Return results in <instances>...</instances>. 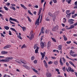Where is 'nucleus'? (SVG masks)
I'll return each instance as SVG.
<instances>
[{
    "label": "nucleus",
    "instance_id": "obj_1",
    "mask_svg": "<svg viewBox=\"0 0 77 77\" xmlns=\"http://www.w3.org/2000/svg\"><path fill=\"white\" fill-rule=\"evenodd\" d=\"M29 36L30 40H32L34 38V34H33V31H32L30 32Z\"/></svg>",
    "mask_w": 77,
    "mask_h": 77
},
{
    "label": "nucleus",
    "instance_id": "obj_2",
    "mask_svg": "<svg viewBox=\"0 0 77 77\" xmlns=\"http://www.w3.org/2000/svg\"><path fill=\"white\" fill-rule=\"evenodd\" d=\"M13 59V57H7L5 59V62H9V60H12Z\"/></svg>",
    "mask_w": 77,
    "mask_h": 77
},
{
    "label": "nucleus",
    "instance_id": "obj_3",
    "mask_svg": "<svg viewBox=\"0 0 77 77\" xmlns=\"http://www.w3.org/2000/svg\"><path fill=\"white\" fill-rule=\"evenodd\" d=\"M41 54L42 56V58H41V60H42L44 59V57H45V52H44L43 53L42 52H41Z\"/></svg>",
    "mask_w": 77,
    "mask_h": 77
},
{
    "label": "nucleus",
    "instance_id": "obj_4",
    "mask_svg": "<svg viewBox=\"0 0 77 77\" xmlns=\"http://www.w3.org/2000/svg\"><path fill=\"white\" fill-rule=\"evenodd\" d=\"M58 27L59 26H56L55 27H54L53 28L52 30L53 32H56V30H57V29H58Z\"/></svg>",
    "mask_w": 77,
    "mask_h": 77
},
{
    "label": "nucleus",
    "instance_id": "obj_5",
    "mask_svg": "<svg viewBox=\"0 0 77 77\" xmlns=\"http://www.w3.org/2000/svg\"><path fill=\"white\" fill-rule=\"evenodd\" d=\"M11 47V45H8L5 46L3 48L4 49H7V48H9Z\"/></svg>",
    "mask_w": 77,
    "mask_h": 77
},
{
    "label": "nucleus",
    "instance_id": "obj_6",
    "mask_svg": "<svg viewBox=\"0 0 77 77\" xmlns=\"http://www.w3.org/2000/svg\"><path fill=\"white\" fill-rule=\"evenodd\" d=\"M10 20L11 21H15V22H16L17 23H19V22L17 21V20L15 19H13L12 17H10Z\"/></svg>",
    "mask_w": 77,
    "mask_h": 77
},
{
    "label": "nucleus",
    "instance_id": "obj_7",
    "mask_svg": "<svg viewBox=\"0 0 77 77\" xmlns=\"http://www.w3.org/2000/svg\"><path fill=\"white\" fill-rule=\"evenodd\" d=\"M73 21H74V20L71 19L68 20V22L70 23V24H73L74 23V22Z\"/></svg>",
    "mask_w": 77,
    "mask_h": 77
},
{
    "label": "nucleus",
    "instance_id": "obj_8",
    "mask_svg": "<svg viewBox=\"0 0 77 77\" xmlns=\"http://www.w3.org/2000/svg\"><path fill=\"white\" fill-rule=\"evenodd\" d=\"M46 75L47 77H51V74L50 73H46Z\"/></svg>",
    "mask_w": 77,
    "mask_h": 77
},
{
    "label": "nucleus",
    "instance_id": "obj_9",
    "mask_svg": "<svg viewBox=\"0 0 77 77\" xmlns=\"http://www.w3.org/2000/svg\"><path fill=\"white\" fill-rule=\"evenodd\" d=\"M1 53L2 54H8V52L4 51H2Z\"/></svg>",
    "mask_w": 77,
    "mask_h": 77
},
{
    "label": "nucleus",
    "instance_id": "obj_10",
    "mask_svg": "<svg viewBox=\"0 0 77 77\" xmlns=\"http://www.w3.org/2000/svg\"><path fill=\"white\" fill-rule=\"evenodd\" d=\"M35 24V25H36V24H37L38 26H39V20L37 19L36 20Z\"/></svg>",
    "mask_w": 77,
    "mask_h": 77
},
{
    "label": "nucleus",
    "instance_id": "obj_11",
    "mask_svg": "<svg viewBox=\"0 0 77 77\" xmlns=\"http://www.w3.org/2000/svg\"><path fill=\"white\" fill-rule=\"evenodd\" d=\"M40 45L41 48H44V43L42 42H40Z\"/></svg>",
    "mask_w": 77,
    "mask_h": 77
},
{
    "label": "nucleus",
    "instance_id": "obj_12",
    "mask_svg": "<svg viewBox=\"0 0 77 77\" xmlns=\"http://www.w3.org/2000/svg\"><path fill=\"white\" fill-rule=\"evenodd\" d=\"M50 46H51V42H49L48 43V49H49L50 48Z\"/></svg>",
    "mask_w": 77,
    "mask_h": 77
},
{
    "label": "nucleus",
    "instance_id": "obj_13",
    "mask_svg": "<svg viewBox=\"0 0 77 77\" xmlns=\"http://www.w3.org/2000/svg\"><path fill=\"white\" fill-rule=\"evenodd\" d=\"M10 29L11 30H12L13 31H14V32H15L16 35H18V33L17 32V31H16V30H15V29L12 28H11Z\"/></svg>",
    "mask_w": 77,
    "mask_h": 77
},
{
    "label": "nucleus",
    "instance_id": "obj_14",
    "mask_svg": "<svg viewBox=\"0 0 77 77\" xmlns=\"http://www.w3.org/2000/svg\"><path fill=\"white\" fill-rule=\"evenodd\" d=\"M23 66L24 67V68H25L26 69H30V67H29L27 66H26V65H23Z\"/></svg>",
    "mask_w": 77,
    "mask_h": 77
},
{
    "label": "nucleus",
    "instance_id": "obj_15",
    "mask_svg": "<svg viewBox=\"0 0 77 77\" xmlns=\"http://www.w3.org/2000/svg\"><path fill=\"white\" fill-rule=\"evenodd\" d=\"M69 63L70 65H72V66H73L74 68H76V66H75V65H74V64H73V63H72V62L71 61H69Z\"/></svg>",
    "mask_w": 77,
    "mask_h": 77
},
{
    "label": "nucleus",
    "instance_id": "obj_16",
    "mask_svg": "<svg viewBox=\"0 0 77 77\" xmlns=\"http://www.w3.org/2000/svg\"><path fill=\"white\" fill-rule=\"evenodd\" d=\"M72 69V68L71 67H68V69H66V70H67V72H69V71H71Z\"/></svg>",
    "mask_w": 77,
    "mask_h": 77
},
{
    "label": "nucleus",
    "instance_id": "obj_17",
    "mask_svg": "<svg viewBox=\"0 0 77 77\" xmlns=\"http://www.w3.org/2000/svg\"><path fill=\"white\" fill-rule=\"evenodd\" d=\"M20 5H21V7H22V8H24V9H25V10L27 9V8H26L25 6H24V5L22 4H21Z\"/></svg>",
    "mask_w": 77,
    "mask_h": 77
},
{
    "label": "nucleus",
    "instance_id": "obj_18",
    "mask_svg": "<svg viewBox=\"0 0 77 77\" xmlns=\"http://www.w3.org/2000/svg\"><path fill=\"white\" fill-rule=\"evenodd\" d=\"M38 49H39V48L38 47H37L36 48V49L35 51V53H38Z\"/></svg>",
    "mask_w": 77,
    "mask_h": 77
},
{
    "label": "nucleus",
    "instance_id": "obj_19",
    "mask_svg": "<svg viewBox=\"0 0 77 77\" xmlns=\"http://www.w3.org/2000/svg\"><path fill=\"white\" fill-rule=\"evenodd\" d=\"M74 53H75L72 50H71L70 51V52L69 53V54L71 56L72 54H74Z\"/></svg>",
    "mask_w": 77,
    "mask_h": 77
},
{
    "label": "nucleus",
    "instance_id": "obj_20",
    "mask_svg": "<svg viewBox=\"0 0 77 77\" xmlns=\"http://www.w3.org/2000/svg\"><path fill=\"white\" fill-rule=\"evenodd\" d=\"M54 64L55 65H57L58 64V61H55L54 62Z\"/></svg>",
    "mask_w": 77,
    "mask_h": 77
},
{
    "label": "nucleus",
    "instance_id": "obj_21",
    "mask_svg": "<svg viewBox=\"0 0 77 77\" xmlns=\"http://www.w3.org/2000/svg\"><path fill=\"white\" fill-rule=\"evenodd\" d=\"M55 71H56L57 72H58V74H60V72H59V69H55Z\"/></svg>",
    "mask_w": 77,
    "mask_h": 77
},
{
    "label": "nucleus",
    "instance_id": "obj_22",
    "mask_svg": "<svg viewBox=\"0 0 77 77\" xmlns=\"http://www.w3.org/2000/svg\"><path fill=\"white\" fill-rule=\"evenodd\" d=\"M10 8L13 9L14 11H15L16 10L15 8L14 7L11 6L10 7Z\"/></svg>",
    "mask_w": 77,
    "mask_h": 77
},
{
    "label": "nucleus",
    "instance_id": "obj_23",
    "mask_svg": "<svg viewBox=\"0 0 77 77\" xmlns=\"http://www.w3.org/2000/svg\"><path fill=\"white\" fill-rule=\"evenodd\" d=\"M44 29L43 28H42L41 29V32H42V33H44Z\"/></svg>",
    "mask_w": 77,
    "mask_h": 77
},
{
    "label": "nucleus",
    "instance_id": "obj_24",
    "mask_svg": "<svg viewBox=\"0 0 77 77\" xmlns=\"http://www.w3.org/2000/svg\"><path fill=\"white\" fill-rule=\"evenodd\" d=\"M58 49L59 50H62V45H59L58 47Z\"/></svg>",
    "mask_w": 77,
    "mask_h": 77
},
{
    "label": "nucleus",
    "instance_id": "obj_25",
    "mask_svg": "<svg viewBox=\"0 0 77 77\" xmlns=\"http://www.w3.org/2000/svg\"><path fill=\"white\" fill-rule=\"evenodd\" d=\"M42 8H41L40 9L38 12V15H39L40 14H41V11H42Z\"/></svg>",
    "mask_w": 77,
    "mask_h": 77
},
{
    "label": "nucleus",
    "instance_id": "obj_26",
    "mask_svg": "<svg viewBox=\"0 0 77 77\" xmlns=\"http://www.w3.org/2000/svg\"><path fill=\"white\" fill-rule=\"evenodd\" d=\"M63 37L64 41H67V39H68V38H67L66 37V36H65V35H63Z\"/></svg>",
    "mask_w": 77,
    "mask_h": 77
},
{
    "label": "nucleus",
    "instance_id": "obj_27",
    "mask_svg": "<svg viewBox=\"0 0 77 77\" xmlns=\"http://www.w3.org/2000/svg\"><path fill=\"white\" fill-rule=\"evenodd\" d=\"M19 35H18V37L19 38H20V39H22V38L21 37V33H19Z\"/></svg>",
    "mask_w": 77,
    "mask_h": 77
},
{
    "label": "nucleus",
    "instance_id": "obj_28",
    "mask_svg": "<svg viewBox=\"0 0 77 77\" xmlns=\"http://www.w3.org/2000/svg\"><path fill=\"white\" fill-rule=\"evenodd\" d=\"M4 28L5 29H6V30H9V27L7 26H4Z\"/></svg>",
    "mask_w": 77,
    "mask_h": 77
},
{
    "label": "nucleus",
    "instance_id": "obj_29",
    "mask_svg": "<svg viewBox=\"0 0 77 77\" xmlns=\"http://www.w3.org/2000/svg\"><path fill=\"white\" fill-rule=\"evenodd\" d=\"M71 14V13H69V14H67L66 16L67 17H70Z\"/></svg>",
    "mask_w": 77,
    "mask_h": 77
},
{
    "label": "nucleus",
    "instance_id": "obj_30",
    "mask_svg": "<svg viewBox=\"0 0 77 77\" xmlns=\"http://www.w3.org/2000/svg\"><path fill=\"white\" fill-rule=\"evenodd\" d=\"M51 38L52 41H54V42H56V39H55V38H53L52 37H51Z\"/></svg>",
    "mask_w": 77,
    "mask_h": 77
},
{
    "label": "nucleus",
    "instance_id": "obj_31",
    "mask_svg": "<svg viewBox=\"0 0 77 77\" xmlns=\"http://www.w3.org/2000/svg\"><path fill=\"white\" fill-rule=\"evenodd\" d=\"M26 47L25 45H23L21 47L22 49H23V48H26Z\"/></svg>",
    "mask_w": 77,
    "mask_h": 77
},
{
    "label": "nucleus",
    "instance_id": "obj_32",
    "mask_svg": "<svg viewBox=\"0 0 77 77\" xmlns=\"http://www.w3.org/2000/svg\"><path fill=\"white\" fill-rule=\"evenodd\" d=\"M21 27L22 28L23 31H24V30H26V27H22V26H21Z\"/></svg>",
    "mask_w": 77,
    "mask_h": 77
},
{
    "label": "nucleus",
    "instance_id": "obj_33",
    "mask_svg": "<svg viewBox=\"0 0 77 77\" xmlns=\"http://www.w3.org/2000/svg\"><path fill=\"white\" fill-rule=\"evenodd\" d=\"M27 18H28V20L29 21L30 23H31V22H32V20H31V19H30V18H29V17L27 16Z\"/></svg>",
    "mask_w": 77,
    "mask_h": 77
},
{
    "label": "nucleus",
    "instance_id": "obj_34",
    "mask_svg": "<svg viewBox=\"0 0 77 77\" xmlns=\"http://www.w3.org/2000/svg\"><path fill=\"white\" fill-rule=\"evenodd\" d=\"M53 19L54 21V20H55V19H56V16L54 15L53 16Z\"/></svg>",
    "mask_w": 77,
    "mask_h": 77
},
{
    "label": "nucleus",
    "instance_id": "obj_35",
    "mask_svg": "<svg viewBox=\"0 0 77 77\" xmlns=\"http://www.w3.org/2000/svg\"><path fill=\"white\" fill-rule=\"evenodd\" d=\"M5 62V59L0 60V62Z\"/></svg>",
    "mask_w": 77,
    "mask_h": 77
},
{
    "label": "nucleus",
    "instance_id": "obj_36",
    "mask_svg": "<svg viewBox=\"0 0 77 77\" xmlns=\"http://www.w3.org/2000/svg\"><path fill=\"white\" fill-rule=\"evenodd\" d=\"M4 9H5V10H6V11H8V8H7L6 7V6H5L4 7Z\"/></svg>",
    "mask_w": 77,
    "mask_h": 77
},
{
    "label": "nucleus",
    "instance_id": "obj_37",
    "mask_svg": "<svg viewBox=\"0 0 77 77\" xmlns=\"http://www.w3.org/2000/svg\"><path fill=\"white\" fill-rule=\"evenodd\" d=\"M28 12L29 14L31 15H33V14L31 13V12L30 10H28Z\"/></svg>",
    "mask_w": 77,
    "mask_h": 77
},
{
    "label": "nucleus",
    "instance_id": "obj_38",
    "mask_svg": "<svg viewBox=\"0 0 77 77\" xmlns=\"http://www.w3.org/2000/svg\"><path fill=\"white\" fill-rule=\"evenodd\" d=\"M74 25H72L70 27H69L70 29H73V28H74Z\"/></svg>",
    "mask_w": 77,
    "mask_h": 77
},
{
    "label": "nucleus",
    "instance_id": "obj_39",
    "mask_svg": "<svg viewBox=\"0 0 77 77\" xmlns=\"http://www.w3.org/2000/svg\"><path fill=\"white\" fill-rule=\"evenodd\" d=\"M71 56H73V57H75V56H77V54H72Z\"/></svg>",
    "mask_w": 77,
    "mask_h": 77
},
{
    "label": "nucleus",
    "instance_id": "obj_40",
    "mask_svg": "<svg viewBox=\"0 0 77 77\" xmlns=\"http://www.w3.org/2000/svg\"><path fill=\"white\" fill-rule=\"evenodd\" d=\"M53 63V62H52V61H50L48 62V64H49V65H51V64H52Z\"/></svg>",
    "mask_w": 77,
    "mask_h": 77
},
{
    "label": "nucleus",
    "instance_id": "obj_41",
    "mask_svg": "<svg viewBox=\"0 0 77 77\" xmlns=\"http://www.w3.org/2000/svg\"><path fill=\"white\" fill-rule=\"evenodd\" d=\"M66 21V19H65V18H64L63 19V23H65Z\"/></svg>",
    "mask_w": 77,
    "mask_h": 77
},
{
    "label": "nucleus",
    "instance_id": "obj_42",
    "mask_svg": "<svg viewBox=\"0 0 77 77\" xmlns=\"http://www.w3.org/2000/svg\"><path fill=\"white\" fill-rule=\"evenodd\" d=\"M43 39H44V36H42L40 38V41H41V42Z\"/></svg>",
    "mask_w": 77,
    "mask_h": 77
},
{
    "label": "nucleus",
    "instance_id": "obj_43",
    "mask_svg": "<svg viewBox=\"0 0 77 77\" xmlns=\"http://www.w3.org/2000/svg\"><path fill=\"white\" fill-rule=\"evenodd\" d=\"M18 60H16L15 61L16 62H17L18 63H20V64H21V62H20V61H19Z\"/></svg>",
    "mask_w": 77,
    "mask_h": 77
},
{
    "label": "nucleus",
    "instance_id": "obj_44",
    "mask_svg": "<svg viewBox=\"0 0 77 77\" xmlns=\"http://www.w3.org/2000/svg\"><path fill=\"white\" fill-rule=\"evenodd\" d=\"M31 59L32 60H33L35 59V57H34V56H32Z\"/></svg>",
    "mask_w": 77,
    "mask_h": 77
},
{
    "label": "nucleus",
    "instance_id": "obj_45",
    "mask_svg": "<svg viewBox=\"0 0 77 77\" xmlns=\"http://www.w3.org/2000/svg\"><path fill=\"white\" fill-rule=\"evenodd\" d=\"M21 62H22V63H23V64H27V63H26L23 62V60H21Z\"/></svg>",
    "mask_w": 77,
    "mask_h": 77
},
{
    "label": "nucleus",
    "instance_id": "obj_46",
    "mask_svg": "<svg viewBox=\"0 0 77 77\" xmlns=\"http://www.w3.org/2000/svg\"><path fill=\"white\" fill-rule=\"evenodd\" d=\"M62 59H63L64 63H65V62H66V60H65V58H64V57H63L62 58Z\"/></svg>",
    "mask_w": 77,
    "mask_h": 77
},
{
    "label": "nucleus",
    "instance_id": "obj_47",
    "mask_svg": "<svg viewBox=\"0 0 77 77\" xmlns=\"http://www.w3.org/2000/svg\"><path fill=\"white\" fill-rule=\"evenodd\" d=\"M45 67L46 68H48V65H47V63H45Z\"/></svg>",
    "mask_w": 77,
    "mask_h": 77
},
{
    "label": "nucleus",
    "instance_id": "obj_48",
    "mask_svg": "<svg viewBox=\"0 0 77 77\" xmlns=\"http://www.w3.org/2000/svg\"><path fill=\"white\" fill-rule=\"evenodd\" d=\"M37 47V44H35L34 45V49H35Z\"/></svg>",
    "mask_w": 77,
    "mask_h": 77
},
{
    "label": "nucleus",
    "instance_id": "obj_49",
    "mask_svg": "<svg viewBox=\"0 0 77 77\" xmlns=\"http://www.w3.org/2000/svg\"><path fill=\"white\" fill-rule=\"evenodd\" d=\"M67 44H70V43H71V41H70L69 42H66Z\"/></svg>",
    "mask_w": 77,
    "mask_h": 77
},
{
    "label": "nucleus",
    "instance_id": "obj_50",
    "mask_svg": "<svg viewBox=\"0 0 77 77\" xmlns=\"http://www.w3.org/2000/svg\"><path fill=\"white\" fill-rule=\"evenodd\" d=\"M63 70L64 71H65V66H64L63 67Z\"/></svg>",
    "mask_w": 77,
    "mask_h": 77
},
{
    "label": "nucleus",
    "instance_id": "obj_51",
    "mask_svg": "<svg viewBox=\"0 0 77 77\" xmlns=\"http://www.w3.org/2000/svg\"><path fill=\"white\" fill-rule=\"evenodd\" d=\"M60 63L61 65L62 66V65H63V63L62 61L60 62Z\"/></svg>",
    "mask_w": 77,
    "mask_h": 77
},
{
    "label": "nucleus",
    "instance_id": "obj_52",
    "mask_svg": "<svg viewBox=\"0 0 77 77\" xmlns=\"http://www.w3.org/2000/svg\"><path fill=\"white\" fill-rule=\"evenodd\" d=\"M45 20L46 21H50V19H48V18L47 17L45 19Z\"/></svg>",
    "mask_w": 77,
    "mask_h": 77
},
{
    "label": "nucleus",
    "instance_id": "obj_53",
    "mask_svg": "<svg viewBox=\"0 0 77 77\" xmlns=\"http://www.w3.org/2000/svg\"><path fill=\"white\" fill-rule=\"evenodd\" d=\"M51 59H56V57H51Z\"/></svg>",
    "mask_w": 77,
    "mask_h": 77
},
{
    "label": "nucleus",
    "instance_id": "obj_54",
    "mask_svg": "<svg viewBox=\"0 0 77 77\" xmlns=\"http://www.w3.org/2000/svg\"><path fill=\"white\" fill-rule=\"evenodd\" d=\"M9 34L10 35H12V33H11V31H9Z\"/></svg>",
    "mask_w": 77,
    "mask_h": 77
},
{
    "label": "nucleus",
    "instance_id": "obj_55",
    "mask_svg": "<svg viewBox=\"0 0 77 77\" xmlns=\"http://www.w3.org/2000/svg\"><path fill=\"white\" fill-rule=\"evenodd\" d=\"M66 14H69V10H67L66 11Z\"/></svg>",
    "mask_w": 77,
    "mask_h": 77
},
{
    "label": "nucleus",
    "instance_id": "obj_56",
    "mask_svg": "<svg viewBox=\"0 0 77 77\" xmlns=\"http://www.w3.org/2000/svg\"><path fill=\"white\" fill-rule=\"evenodd\" d=\"M53 1L54 3H57V1L56 0H53Z\"/></svg>",
    "mask_w": 77,
    "mask_h": 77
},
{
    "label": "nucleus",
    "instance_id": "obj_57",
    "mask_svg": "<svg viewBox=\"0 0 77 77\" xmlns=\"http://www.w3.org/2000/svg\"><path fill=\"white\" fill-rule=\"evenodd\" d=\"M52 3H53L52 1H50V2L49 3L50 5H51V6H52Z\"/></svg>",
    "mask_w": 77,
    "mask_h": 77
},
{
    "label": "nucleus",
    "instance_id": "obj_58",
    "mask_svg": "<svg viewBox=\"0 0 77 77\" xmlns=\"http://www.w3.org/2000/svg\"><path fill=\"white\" fill-rule=\"evenodd\" d=\"M34 63H37V60H35L33 61Z\"/></svg>",
    "mask_w": 77,
    "mask_h": 77
},
{
    "label": "nucleus",
    "instance_id": "obj_59",
    "mask_svg": "<svg viewBox=\"0 0 77 77\" xmlns=\"http://www.w3.org/2000/svg\"><path fill=\"white\" fill-rule=\"evenodd\" d=\"M33 71H35V72H38V71H37L35 69H33Z\"/></svg>",
    "mask_w": 77,
    "mask_h": 77
},
{
    "label": "nucleus",
    "instance_id": "obj_60",
    "mask_svg": "<svg viewBox=\"0 0 77 77\" xmlns=\"http://www.w3.org/2000/svg\"><path fill=\"white\" fill-rule=\"evenodd\" d=\"M34 8H38V6L36 5L34 6Z\"/></svg>",
    "mask_w": 77,
    "mask_h": 77
},
{
    "label": "nucleus",
    "instance_id": "obj_61",
    "mask_svg": "<svg viewBox=\"0 0 77 77\" xmlns=\"http://www.w3.org/2000/svg\"><path fill=\"white\" fill-rule=\"evenodd\" d=\"M71 0H69V1H68V3L69 4L70 3H71Z\"/></svg>",
    "mask_w": 77,
    "mask_h": 77
},
{
    "label": "nucleus",
    "instance_id": "obj_62",
    "mask_svg": "<svg viewBox=\"0 0 77 77\" xmlns=\"http://www.w3.org/2000/svg\"><path fill=\"white\" fill-rule=\"evenodd\" d=\"M48 15H50V17H51V16L52 15V14H51L50 13H49Z\"/></svg>",
    "mask_w": 77,
    "mask_h": 77
},
{
    "label": "nucleus",
    "instance_id": "obj_63",
    "mask_svg": "<svg viewBox=\"0 0 77 77\" xmlns=\"http://www.w3.org/2000/svg\"><path fill=\"white\" fill-rule=\"evenodd\" d=\"M75 6L77 5V1H76L75 2Z\"/></svg>",
    "mask_w": 77,
    "mask_h": 77
},
{
    "label": "nucleus",
    "instance_id": "obj_64",
    "mask_svg": "<svg viewBox=\"0 0 77 77\" xmlns=\"http://www.w3.org/2000/svg\"><path fill=\"white\" fill-rule=\"evenodd\" d=\"M74 25L75 26H77V22L74 23Z\"/></svg>",
    "mask_w": 77,
    "mask_h": 77
}]
</instances>
